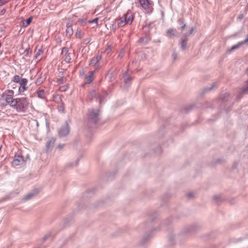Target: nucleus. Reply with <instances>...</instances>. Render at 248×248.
Masks as SVG:
<instances>
[{"label": "nucleus", "mask_w": 248, "mask_h": 248, "mask_svg": "<svg viewBox=\"0 0 248 248\" xmlns=\"http://www.w3.org/2000/svg\"><path fill=\"white\" fill-rule=\"evenodd\" d=\"M36 93L38 97L41 99H45L46 97L45 91L43 90H37Z\"/></svg>", "instance_id": "nucleus-18"}, {"label": "nucleus", "mask_w": 248, "mask_h": 248, "mask_svg": "<svg viewBox=\"0 0 248 248\" xmlns=\"http://www.w3.org/2000/svg\"><path fill=\"white\" fill-rule=\"evenodd\" d=\"M35 58L37 60V62L40 61L41 59V55L43 54L44 51L42 48H38L37 47L36 48L35 50Z\"/></svg>", "instance_id": "nucleus-10"}, {"label": "nucleus", "mask_w": 248, "mask_h": 248, "mask_svg": "<svg viewBox=\"0 0 248 248\" xmlns=\"http://www.w3.org/2000/svg\"><path fill=\"white\" fill-rule=\"evenodd\" d=\"M61 56L62 58L66 62H69L71 60V57L69 54L68 53V50L66 48H63L61 53Z\"/></svg>", "instance_id": "nucleus-8"}, {"label": "nucleus", "mask_w": 248, "mask_h": 248, "mask_svg": "<svg viewBox=\"0 0 248 248\" xmlns=\"http://www.w3.org/2000/svg\"><path fill=\"white\" fill-rule=\"evenodd\" d=\"M193 31H194V29L193 28H192L190 30L189 33L192 34L193 32Z\"/></svg>", "instance_id": "nucleus-35"}, {"label": "nucleus", "mask_w": 248, "mask_h": 248, "mask_svg": "<svg viewBox=\"0 0 248 248\" xmlns=\"http://www.w3.org/2000/svg\"><path fill=\"white\" fill-rule=\"evenodd\" d=\"M33 123H35L37 126L38 125V123L37 121L34 120Z\"/></svg>", "instance_id": "nucleus-36"}, {"label": "nucleus", "mask_w": 248, "mask_h": 248, "mask_svg": "<svg viewBox=\"0 0 248 248\" xmlns=\"http://www.w3.org/2000/svg\"><path fill=\"white\" fill-rule=\"evenodd\" d=\"M5 12H6L5 9H2L1 10L0 13H1V14L3 15V14H5Z\"/></svg>", "instance_id": "nucleus-34"}, {"label": "nucleus", "mask_w": 248, "mask_h": 248, "mask_svg": "<svg viewBox=\"0 0 248 248\" xmlns=\"http://www.w3.org/2000/svg\"><path fill=\"white\" fill-rule=\"evenodd\" d=\"M64 146H65L64 144H60L58 145V147L60 149H62L64 147Z\"/></svg>", "instance_id": "nucleus-31"}, {"label": "nucleus", "mask_w": 248, "mask_h": 248, "mask_svg": "<svg viewBox=\"0 0 248 248\" xmlns=\"http://www.w3.org/2000/svg\"><path fill=\"white\" fill-rule=\"evenodd\" d=\"M98 20V18H94V19H93L92 20H89L88 21V22L90 23H95L96 24V25H97Z\"/></svg>", "instance_id": "nucleus-27"}, {"label": "nucleus", "mask_w": 248, "mask_h": 248, "mask_svg": "<svg viewBox=\"0 0 248 248\" xmlns=\"http://www.w3.org/2000/svg\"><path fill=\"white\" fill-rule=\"evenodd\" d=\"M185 26H186V25L185 24L184 26H183L182 27H181V29H182V30H183V29L185 28Z\"/></svg>", "instance_id": "nucleus-37"}, {"label": "nucleus", "mask_w": 248, "mask_h": 248, "mask_svg": "<svg viewBox=\"0 0 248 248\" xmlns=\"http://www.w3.org/2000/svg\"><path fill=\"white\" fill-rule=\"evenodd\" d=\"M186 43L187 39L186 38H182L181 43V46L183 50H185L186 49Z\"/></svg>", "instance_id": "nucleus-20"}, {"label": "nucleus", "mask_w": 248, "mask_h": 248, "mask_svg": "<svg viewBox=\"0 0 248 248\" xmlns=\"http://www.w3.org/2000/svg\"><path fill=\"white\" fill-rule=\"evenodd\" d=\"M55 141V140L53 138H51L48 139L46 143V147L47 149H49L54 144Z\"/></svg>", "instance_id": "nucleus-17"}, {"label": "nucleus", "mask_w": 248, "mask_h": 248, "mask_svg": "<svg viewBox=\"0 0 248 248\" xmlns=\"http://www.w3.org/2000/svg\"><path fill=\"white\" fill-rule=\"evenodd\" d=\"M58 109L59 111L61 113H63L64 112V107L63 103H62L59 106H58Z\"/></svg>", "instance_id": "nucleus-23"}, {"label": "nucleus", "mask_w": 248, "mask_h": 248, "mask_svg": "<svg viewBox=\"0 0 248 248\" xmlns=\"http://www.w3.org/2000/svg\"><path fill=\"white\" fill-rule=\"evenodd\" d=\"M100 111L99 109H91L89 112V117L91 121L96 123L99 120Z\"/></svg>", "instance_id": "nucleus-4"}, {"label": "nucleus", "mask_w": 248, "mask_h": 248, "mask_svg": "<svg viewBox=\"0 0 248 248\" xmlns=\"http://www.w3.org/2000/svg\"><path fill=\"white\" fill-rule=\"evenodd\" d=\"M13 81L19 84L20 85L23 84L27 85L28 83L27 79L21 78L18 75H16L14 77Z\"/></svg>", "instance_id": "nucleus-9"}, {"label": "nucleus", "mask_w": 248, "mask_h": 248, "mask_svg": "<svg viewBox=\"0 0 248 248\" xmlns=\"http://www.w3.org/2000/svg\"><path fill=\"white\" fill-rule=\"evenodd\" d=\"M93 72H91L88 76L85 77V83H90L93 79Z\"/></svg>", "instance_id": "nucleus-12"}, {"label": "nucleus", "mask_w": 248, "mask_h": 248, "mask_svg": "<svg viewBox=\"0 0 248 248\" xmlns=\"http://www.w3.org/2000/svg\"><path fill=\"white\" fill-rule=\"evenodd\" d=\"M32 20V17H30L26 20H24L22 22L21 25L23 27H27L28 26L30 23L31 22Z\"/></svg>", "instance_id": "nucleus-19"}, {"label": "nucleus", "mask_w": 248, "mask_h": 248, "mask_svg": "<svg viewBox=\"0 0 248 248\" xmlns=\"http://www.w3.org/2000/svg\"><path fill=\"white\" fill-rule=\"evenodd\" d=\"M173 56L174 59H175L176 58V54H174Z\"/></svg>", "instance_id": "nucleus-38"}, {"label": "nucleus", "mask_w": 248, "mask_h": 248, "mask_svg": "<svg viewBox=\"0 0 248 248\" xmlns=\"http://www.w3.org/2000/svg\"><path fill=\"white\" fill-rule=\"evenodd\" d=\"M36 194L37 193L35 191H31L26 195L24 197V200L26 201L31 200L35 196Z\"/></svg>", "instance_id": "nucleus-13"}, {"label": "nucleus", "mask_w": 248, "mask_h": 248, "mask_svg": "<svg viewBox=\"0 0 248 248\" xmlns=\"http://www.w3.org/2000/svg\"><path fill=\"white\" fill-rule=\"evenodd\" d=\"M30 52V49L29 48H28V49H26L25 51H24V54L26 56H27L29 53Z\"/></svg>", "instance_id": "nucleus-33"}, {"label": "nucleus", "mask_w": 248, "mask_h": 248, "mask_svg": "<svg viewBox=\"0 0 248 248\" xmlns=\"http://www.w3.org/2000/svg\"><path fill=\"white\" fill-rule=\"evenodd\" d=\"M66 33L68 35H71L73 33V29L71 26H67L66 30Z\"/></svg>", "instance_id": "nucleus-24"}, {"label": "nucleus", "mask_w": 248, "mask_h": 248, "mask_svg": "<svg viewBox=\"0 0 248 248\" xmlns=\"http://www.w3.org/2000/svg\"><path fill=\"white\" fill-rule=\"evenodd\" d=\"M118 23L119 27H123L125 24H131L133 21V15L131 10H128L123 16L120 17Z\"/></svg>", "instance_id": "nucleus-1"}, {"label": "nucleus", "mask_w": 248, "mask_h": 248, "mask_svg": "<svg viewBox=\"0 0 248 248\" xmlns=\"http://www.w3.org/2000/svg\"><path fill=\"white\" fill-rule=\"evenodd\" d=\"M242 92L244 93H248V84L243 87Z\"/></svg>", "instance_id": "nucleus-26"}, {"label": "nucleus", "mask_w": 248, "mask_h": 248, "mask_svg": "<svg viewBox=\"0 0 248 248\" xmlns=\"http://www.w3.org/2000/svg\"><path fill=\"white\" fill-rule=\"evenodd\" d=\"M8 93H4L2 94V97H3L6 103L9 104L11 107L14 108L16 105L17 101L16 98L14 99L13 97L14 94V91L12 90H9Z\"/></svg>", "instance_id": "nucleus-3"}, {"label": "nucleus", "mask_w": 248, "mask_h": 248, "mask_svg": "<svg viewBox=\"0 0 248 248\" xmlns=\"http://www.w3.org/2000/svg\"><path fill=\"white\" fill-rule=\"evenodd\" d=\"M188 196H189V197H190V196H192V195H191V194H188Z\"/></svg>", "instance_id": "nucleus-39"}, {"label": "nucleus", "mask_w": 248, "mask_h": 248, "mask_svg": "<svg viewBox=\"0 0 248 248\" xmlns=\"http://www.w3.org/2000/svg\"><path fill=\"white\" fill-rule=\"evenodd\" d=\"M176 30L173 29H169L167 31V34L169 37H172L175 36Z\"/></svg>", "instance_id": "nucleus-16"}, {"label": "nucleus", "mask_w": 248, "mask_h": 248, "mask_svg": "<svg viewBox=\"0 0 248 248\" xmlns=\"http://www.w3.org/2000/svg\"><path fill=\"white\" fill-rule=\"evenodd\" d=\"M27 85H22L19 87L18 91L20 93H22L27 90Z\"/></svg>", "instance_id": "nucleus-21"}, {"label": "nucleus", "mask_w": 248, "mask_h": 248, "mask_svg": "<svg viewBox=\"0 0 248 248\" xmlns=\"http://www.w3.org/2000/svg\"><path fill=\"white\" fill-rule=\"evenodd\" d=\"M139 2L142 7L147 12L150 13L152 11L153 4L148 0H139Z\"/></svg>", "instance_id": "nucleus-5"}, {"label": "nucleus", "mask_w": 248, "mask_h": 248, "mask_svg": "<svg viewBox=\"0 0 248 248\" xmlns=\"http://www.w3.org/2000/svg\"><path fill=\"white\" fill-rule=\"evenodd\" d=\"M24 160L22 155L19 154H16L12 162V166L16 167L21 165L24 163Z\"/></svg>", "instance_id": "nucleus-7"}, {"label": "nucleus", "mask_w": 248, "mask_h": 248, "mask_svg": "<svg viewBox=\"0 0 248 248\" xmlns=\"http://www.w3.org/2000/svg\"><path fill=\"white\" fill-rule=\"evenodd\" d=\"M44 78H42L41 77H40L37 78L36 81V84L37 85H40L43 81Z\"/></svg>", "instance_id": "nucleus-25"}, {"label": "nucleus", "mask_w": 248, "mask_h": 248, "mask_svg": "<svg viewBox=\"0 0 248 248\" xmlns=\"http://www.w3.org/2000/svg\"><path fill=\"white\" fill-rule=\"evenodd\" d=\"M78 37H80V36H79V32H78Z\"/></svg>", "instance_id": "nucleus-40"}, {"label": "nucleus", "mask_w": 248, "mask_h": 248, "mask_svg": "<svg viewBox=\"0 0 248 248\" xmlns=\"http://www.w3.org/2000/svg\"><path fill=\"white\" fill-rule=\"evenodd\" d=\"M16 105L14 107L17 112H24L28 108L29 102L26 98L21 97L16 98Z\"/></svg>", "instance_id": "nucleus-2"}, {"label": "nucleus", "mask_w": 248, "mask_h": 248, "mask_svg": "<svg viewBox=\"0 0 248 248\" xmlns=\"http://www.w3.org/2000/svg\"><path fill=\"white\" fill-rule=\"evenodd\" d=\"M124 80L126 84L129 81H130L132 79L131 78L129 77L128 75H127L126 73L124 74Z\"/></svg>", "instance_id": "nucleus-22"}, {"label": "nucleus", "mask_w": 248, "mask_h": 248, "mask_svg": "<svg viewBox=\"0 0 248 248\" xmlns=\"http://www.w3.org/2000/svg\"><path fill=\"white\" fill-rule=\"evenodd\" d=\"M215 200H221V196L220 195H216L214 197Z\"/></svg>", "instance_id": "nucleus-28"}, {"label": "nucleus", "mask_w": 248, "mask_h": 248, "mask_svg": "<svg viewBox=\"0 0 248 248\" xmlns=\"http://www.w3.org/2000/svg\"><path fill=\"white\" fill-rule=\"evenodd\" d=\"M12 196H13V194L8 195L6 196V197H5V198H4V200H12Z\"/></svg>", "instance_id": "nucleus-29"}, {"label": "nucleus", "mask_w": 248, "mask_h": 248, "mask_svg": "<svg viewBox=\"0 0 248 248\" xmlns=\"http://www.w3.org/2000/svg\"><path fill=\"white\" fill-rule=\"evenodd\" d=\"M101 59V56H97L96 57L93 58L90 62V64L93 65L95 67L98 66V63Z\"/></svg>", "instance_id": "nucleus-11"}, {"label": "nucleus", "mask_w": 248, "mask_h": 248, "mask_svg": "<svg viewBox=\"0 0 248 248\" xmlns=\"http://www.w3.org/2000/svg\"><path fill=\"white\" fill-rule=\"evenodd\" d=\"M70 132L69 126L67 123H65L60 128L58 133L61 137H64L69 134Z\"/></svg>", "instance_id": "nucleus-6"}, {"label": "nucleus", "mask_w": 248, "mask_h": 248, "mask_svg": "<svg viewBox=\"0 0 248 248\" xmlns=\"http://www.w3.org/2000/svg\"><path fill=\"white\" fill-rule=\"evenodd\" d=\"M7 2V1L0 0V6L3 5Z\"/></svg>", "instance_id": "nucleus-30"}, {"label": "nucleus", "mask_w": 248, "mask_h": 248, "mask_svg": "<svg viewBox=\"0 0 248 248\" xmlns=\"http://www.w3.org/2000/svg\"><path fill=\"white\" fill-rule=\"evenodd\" d=\"M243 45H244V44L242 42H239L237 44L232 46L231 47V48L230 49H229L228 51V52H231L234 50L238 49L241 46H242Z\"/></svg>", "instance_id": "nucleus-14"}, {"label": "nucleus", "mask_w": 248, "mask_h": 248, "mask_svg": "<svg viewBox=\"0 0 248 248\" xmlns=\"http://www.w3.org/2000/svg\"><path fill=\"white\" fill-rule=\"evenodd\" d=\"M53 100L56 103L60 104L62 103V96L60 94H56L53 96Z\"/></svg>", "instance_id": "nucleus-15"}, {"label": "nucleus", "mask_w": 248, "mask_h": 248, "mask_svg": "<svg viewBox=\"0 0 248 248\" xmlns=\"http://www.w3.org/2000/svg\"><path fill=\"white\" fill-rule=\"evenodd\" d=\"M244 16L243 14H240L238 16L237 18L239 20H241L244 18Z\"/></svg>", "instance_id": "nucleus-32"}]
</instances>
